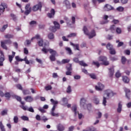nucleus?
Instances as JSON below:
<instances>
[{
    "label": "nucleus",
    "mask_w": 131,
    "mask_h": 131,
    "mask_svg": "<svg viewBox=\"0 0 131 131\" xmlns=\"http://www.w3.org/2000/svg\"><path fill=\"white\" fill-rule=\"evenodd\" d=\"M86 102V99L83 98H81L80 101V107H82L84 109H85V106H86L88 111H91V110H92V104L89 103L86 104L85 103Z\"/></svg>",
    "instance_id": "obj_1"
},
{
    "label": "nucleus",
    "mask_w": 131,
    "mask_h": 131,
    "mask_svg": "<svg viewBox=\"0 0 131 131\" xmlns=\"http://www.w3.org/2000/svg\"><path fill=\"white\" fill-rule=\"evenodd\" d=\"M106 95L107 98H109V97H113L114 95L113 94V92L110 90H107L104 91L103 99V102L102 104L104 105V106H106V103H107V98L105 97V95Z\"/></svg>",
    "instance_id": "obj_2"
},
{
    "label": "nucleus",
    "mask_w": 131,
    "mask_h": 131,
    "mask_svg": "<svg viewBox=\"0 0 131 131\" xmlns=\"http://www.w3.org/2000/svg\"><path fill=\"white\" fill-rule=\"evenodd\" d=\"M49 53L51 55L49 57V59L51 62L56 61V56H57V51L54 50H50Z\"/></svg>",
    "instance_id": "obj_3"
},
{
    "label": "nucleus",
    "mask_w": 131,
    "mask_h": 131,
    "mask_svg": "<svg viewBox=\"0 0 131 131\" xmlns=\"http://www.w3.org/2000/svg\"><path fill=\"white\" fill-rule=\"evenodd\" d=\"M42 8V3L39 2L37 4L34 5L32 7L33 12H36L37 11H40L41 12V8Z\"/></svg>",
    "instance_id": "obj_4"
},
{
    "label": "nucleus",
    "mask_w": 131,
    "mask_h": 131,
    "mask_svg": "<svg viewBox=\"0 0 131 131\" xmlns=\"http://www.w3.org/2000/svg\"><path fill=\"white\" fill-rule=\"evenodd\" d=\"M99 61L102 62V64L104 66H108L110 63L108 61H107V57L106 56H101L99 58Z\"/></svg>",
    "instance_id": "obj_5"
},
{
    "label": "nucleus",
    "mask_w": 131,
    "mask_h": 131,
    "mask_svg": "<svg viewBox=\"0 0 131 131\" xmlns=\"http://www.w3.org/2000/svg\"><path fill=\"white\" fill-rule=\"evenodd\" d=\"M72 111H73V112H74V114L75 116H76L77 114L78 115L79 119H81V118H82V114H79V112H77V106H76V105H74L72 107Z\"/></svg>",
    "instance_id": "obj_6"
},
{
    "label": "nucleus",
    "mask_w": 131,
    "mask_h": 131,
    "mask_svg": "<svg viewBox=\"0 0 131 131\" xmlns=\"http://www.w3.org/2000/svg\"><path fill=\"white\" fill-rule=\"evenodd\" d=\"M66 69L67 71L66 73V75H71L72 74V64L71 63H69L67 64L66 67Z\"/></svg>",
    "instance_id": "obj_7"
},
{
    "label": "nucleus",
    "mask_w": 131,
    "mask_h": 131,
    "mask_svg": "<svg viewBox=\"0 0 131 131\" xmlns=\"http://www.w3.org/2000/svg\"><path fill=\"white\" fill-rule=\"evenodd\" d=\"M112 10H114V7L109 4H105L103 7L104 12H109V11H112Z\"/></svg>",
    "instance_id": "obj_8"
},
{
    "label": "nucleus",
    "mask_w": 131,
    "mask_h": 131,
    "mask_svg": "<svg viewBox=\"0 0 131 131\" xmlns=\"http://www.w3.org/2000/svg\"><path fill=\"white\" fill-rule=\"evenodd\" d=\"M104 88H105V86L102 84L101 83H98V86H95V89L96 91H103L104 90Z\"/></svg>",
    "instance_id": "obj_9"
},
{
    "label": "nucleus",
    "mask_w": 131,
    "mask_h": 131,
    "mask_svg": "<svg viewBox=\"0 0 131 131\" xmlns=\"http://www.w3.org/2000/svg\"><path fill=\"white\" fill-rule=\"evenodd\" d=\"M56 14V11H55V9H51L50 10V13H48L47 14V16L48 18H54L55 17V14Z\"/></svg>",
    "instance_id": "obj_10"
},
{
    "label": "nucleus",
    "mask_w": 131,
    "mask_h": 131,
    "mask_svg": "<svg viewBox=\"0 0 131 131\" xmlns=\"http://www.w3.org/2000/svg\"><path fill=\"white\" fill-rule=\"evenodd\" d=\"M124 91L125 93V96L128 99V100H129L130 99V90L124 88Z\"/></svg>",
    "instance_id": "obj_11"
},
{
    "label": "nucleus",
    "mask_w": 131,
    "mask_h": 131,
    "mask_svg": "<svg viewBox=\"0 0 131 131\" xmlns=\"http://www.w3.org/2000/svg\"><path fill=\"white\" fill-rule=\"evenodd\" d=\"M7 8H8V5L6 3H2L0 5V11H2L3 13H4Z\"/></svg>",
    "instance_id": "obj_12"
},
{
    "label": "nucleus",
    "mask_w": 131,
    "mask_h": 131,
    "mask_svg": "<svg viewBox=\"0 0 131 131\" xmlns=\"http://www.w3.org/2000/svg\"><path fill=\"white\" fill-rule=\"evenodd\" d=\"M12 55H8V59L10 63H12L13 61V59H14V57H15V55H16V52L12 51Z\"/></svg>",
    "instance_id": "obj_13"
},
{
    "label": "nucleus",
    "mask_w": 131,
    "mask_h": 131,
    "mask_svg": "<svg viewBox=\"0 0 131 131\" xmlns=\"http://www.w3.org/2000/svg\"><path fill=\"white\" fill-rule=\"evenodd\" d=\"M24 100L26 101V102L31 103V102L33 101V97L31 96H28L26 97H24Z\"/></svg>",
    "instance_id": "obj_14"
},
{
    "label": "nucleus",
    "mask_w": 131,
    "mask_h": 131,
    "mask_svg": "<svg viewBox=\"0 0 131 131\" xmlns=\"http://www.w3.org/2000/svg\"><path fill=\"white\" fill-rule=\"evenodd\" d=\"M57 128L59 131L65 130V127L62 124H58L57 126Z\"/></svg>",
    "instance_id": "obj_15"
},
{
    "label": "nucleus",
    "mask_w": 131,
    "mask_h": 131,
    "mask_svg": "<svg viewBox=\"0 0 131 131\" xmlns=\"http://www.w3.org/2000/svg\"><path fill=\"white\" fill-rule=\"evenodd\" d=\"M89 36V38L91 39V38H93V37H94V36H96V32H95V30H92L91 31V32L89 33V35H87Z\"/></svg>",
    "instance_id": "obj_16"
},
{
    "label": "nucleus",
    "mask_w": 131,
    "mask_h": 131,
    "mask_svg": "<svg viewBox=\"0 0 131 131\" xmlns=\"http://www.w3.org/2000/svg\"><path fill=\"white\" fill-rule=\"evenodd\" d=\"M64 5H65L67 9H71V5L70 4V2L68 0H65L63 2Z\"/></svg>",
    "instance_id": "obj_17"
},
{
    "label": "nucleus",
    "mask_w": 131,
    "mask_h": 131,
    "mask_svg": "<svg viewBox=\"0 0 131 131\" xmlns=\"http://www.w3.org/2000/svg\"><path fill=\"white\" fill-rule=\"evenodd\" d=\"M122 110V104H121V102H119L118 105V108H117V111L118 113H121Z\"/></svg>",
    "instance_id": "obj_18"
},
{
    "label": "nucleus",
    "mask_w": 131,
    "mask_h": 131,
    "mask_svg": "<svg viewBox=\"0 0 131 131\" xmlns=\"http://www.w3.org/2000/svg\"><path fill=\"white\" fill-rule=\"evenodd\" d=\"M71 46L73 47L74 50H77V51H79V44H74L72 42H70Z\"/></svg>",
    "instance_id": "obj_19"
},
{
    "label": "nucleus",
    "mask_w": 131,
    "mask_h": 131,
    "mask_svg": "<svg viewBox=\"0 0 131 131\" xmlns=\"http://www.w3.org/2000/svg\"><path fill=\"white\" fill-rule=\"evenodd\" d=\"M1 47H2L4 50H6V51L8 50V47L6 45L7 43L6 42L1 41Z\"/></svg>",
    "instance_id": "obj_20"
},
{
    "label": "nucleus",
    "mask_w": 131,
    "mask_h": 131,
    "mask_svg": "<svg viewBox=\"0 0 131 131\" xmlns=\"http://www.w3.org/2000/svg\"><path fill=\"white\" fill-rule=\"evenodd\" d=\"M83 31L86 35H90V33L89 32V30L88 29V28H86V26H84L83 27Z\"/></svg>",
    "instance_id": "obj_21"
},
{
    "label": "nucleus",
    "mask_w": 131,
    "mask_h": 131,
    "mask_svg": "<svg viewBox=\"0 0 131 131\" xmlns=\"http://www.w3.org/2000/svg\"><path fill=\"white\" fill-rule=\"evenodd\" d=\"M122 80L124 83H128L129 82V79L127 76H123Z\"/></svg>",
    "instance_id": "obj_22"
},
{
    "label": "nucleus",
    "mask_w": 131,
    "mask_h": 131,
    "mask_svg": "<svg viewBox=\"0 0 131 131\" xmlns=\"http://www.w3.org/2000/svg\"><path fill=\"white\" fill-rule=\"evenodd\" d=\"M4 97L7 99V100H10L11 98V93L10 92H6L4 94Z\"/></svg>",
    "instance_id": "obj_23"
},
{
    "label": "nucleus",
    "mask_w": 131,
    "mask_h": 131,
    "mask_svg": "<svg viewBox=\"0 0 131 131\" xmlns=\"http://www.w3.org/2000/svg\"><path fill=\"white\" fill-rule=\"evenodd\" d=\"M64 20L66 21V23L67 25H68V26H71V21H70V20H69V18H68V17L65 16L64 17Z\"/></svg>",
    "instance_id": "obj_24"
},
{
    "label": "nucleus",
    "mask_w": 131,
    "mask_h": 131,
    "mask_svg": "<svg viewBox=\"0 0 131 131\" xmlns=\"http://www.w3.org/2000/svg\"><path fill=\"white\" fill-rule=\"evenodd\" d=\"M93 100L94 103H95L96 105H98V104L100 103V101L99 100V99H98V98H97L96 96H94L93 97Z\"/></svg>",
    "instance_id": "obj_25"
},
{
    "label": "nucleus",
    "mask_w": 131,
    "mask_h": 131,
    "mask_svg": "<svg viewBox=\"0 0 131 131\" xmlns=\"http://www.w3.org/2000/svg\"><path fill=\"white\" fill-rule=\"evenodd\" d=\"M53 24L54 25V27L57 29H60V24H59L58 21H53Z\"/></svg>",
    "instance_id": "obj_26"
},
{
    "label": "nucleus",
    "mask_w": 131,
    "mask_h": 131,
    "mask_svg": "<svg viewBox=\"0 0 131 131\" xmlns=\"http://www.w3.org/2000/svg\"><path fill=\"white\" fill-rule=\"evenodd\" d=\"M106 48L107 50H109V51L112 50L113 49V46L110 43V42H108L106 46Z\"/></svg>",
    "instance_id": "obj_27"
},
{
    "label": "nucleus",
    "mask_w": 131,
    "mask_h": 131,
    "mask_svg": "<svg viewBox=\"0 0 131 131\" xmlns=\"http://www.w3.org/2000/svg\"><path fill=\"white\" fill-rule=\"evenodd\" d=\"M109 74H110V77H112L114 74V69H109Z\"/></svg>",
    "instance_id": "obj_28"
},
{
    "label": "nucleus",
    "mask_w": 131,
    "mask_h": 131,
    "mask_svg": "<svg viewBox=\"0 0 131 131\" xmlns=\"http://www.w3.org/2000/svg\"><path fill=\"white\" fill-rule=\"evenodd\" d=\"M31 12V7H30L29 9H26V11L24 12V14L26 16H28V15H29Z\"/></svg>",
    "instance_id": "obj_29"
},
{
    "label": "nucleus",
    "mask_w": 131,
    "mask_h": 131,
    "mask_svg": "<svg viewBox=\"0 0 131 131\" xmlns=\"http://www.w3.org/2000/svg\"><path fill=\"white\" fill-rule=\"evenodd\" d=\"M1 115L4 116L5 115H8V109L6 108L1 112Z\"/></svg>",
    "instance_id": "obj_30"
},
{
    "label": "nucleus",
    "mask_w": 131,
    "mask_h": 131,
    "mask_svg": "<svg viewBox=\"0 0 131 131\" xmlns=\"http://www.w3.org/2000/svg\"><path fill=\"white\" fill-rule=\"evenodd\" d=\"M50 50H53L52 49H47L46 48H43L41 49L42 52H43V53H44V54H48V52H50Z\"/></svg>",
    "instance_id": "obj_31"
},
{
    "label": "nucleus",
    "mask_w": 131,
    "mask_h": 131,
    "mask_svg": "<svg viewBox=\"0 0 131 131\" xmlns=\"http://www.w3.org/2000/svg\"><path fill=\"white\" fill-rule=\"evenodd\" d=\"M8 28V25H4L1 29H0V31L1 32H4L6 29Z\"/></svg>",
    "instance_id": "obj_32"
},
{
    "label": "nucleus",
    "mask_w": 131,
    "mask_h": 131,
    "mask_svg": "<svg viewBox=\"0 0 131 131\" xmlns=\"http://www.w3.org/2000/svg\"><path fill=\"white\" fill-rule=\"evenodd\" d=\"M66 51L68 52V54H69V55H72L73 54L72 53V50H71V49H70V48L69 47L66 48Z\"/></svg>",
    "instance_id": "obj_33"
},
{
    "label": "nucleus",
    "mask_w": 131,
    "mask_h": 131,
    "mask_svg": "<svg viewBox=\"0 0 131 131\" xmlns=\"http://www.w3.org/2000/svg\"><path fill=\"white\" fill-rule=\"evenodd\" d=\"M41 38H40V35L39 34H37L35 35V36L31 38V40H33V39H40Z\"/></svg>",
    "instance_id": "obj_34"
},
{
    "label": "nucleus",
    "mask_w": 131,
    "mask_h": 131,
    "mask_svg": "<svg viewBox=\"0 0 131 131\" xmlns=\"http://www.w3.org/2000/svg\"><path fill=\"white\" fill-rule=\"evenodd\" d=\"M50 30L52 32H56L58 30V29H57L55 26H52V27H50Z\"/></svg>",
    "instance_id": "obj_35"
},
{
    "label": "nucleus",
    "mask_w": 131,
    "mask_h": 131,
    "mask_svg": "<svg viewBox=\"0 0 131 131\" xmlns=\"http://www.w3.org/2000/svg\"><path fill=\"white\" fill-rule=\"evenodd\" d=\"M13 121L14 123H18L19 122V118H18V116H15L14 117Z\"/></svg>",
    "instance_id": "obj_36"
},
{
    "label": "nucleus",
    "mask_w": 131,
    "mask_h": 131,
    "mask_svg": "<svg viewBox=\"0 0 131 131\" xmlns=\"http://www.w3.org/2000/svg\"><path fill=\"white\" fill-rule=\"evenodd\" d=\"M89 76L91 78H92V79H97V76H96V74L94 73L89 74Z\"/></svg>",
    "instance_id": "obj_37"
},
{
    "label": "nucleus",
    "mask_w": 131,
    "mask_h": 131,
    "mask_svg": "<svg viewBox=\"0 0 131 131\" xmlns=\"http://www.w3.org/2000/svg\"><path fill=\"white\" fill-rule=\"evenodd\" d=\"M38 44L39 47H42L43 46V40L41 38L39 41H38Z\"/></svg>",
    "instance_id": "obj_38"
},
{
    "label": "nucleus",
    "mask_w": 131,
    "mask_h": 131,
    "mask_svg": "<svg viewBox=\"0 0 131 131\" xmlns=\"http://www.w3.org/2000/svg\"><path fill=\"white\" fill-rule=\"evenodd\" d=\"M116 42L117 43L119 42L117 45L118 48H120V47H122V46H123V44H124L123 42H120L119 41V40H117Z\"/></svg>",
    "instance_id": "obj_39"
},
{
    "label": "nucleus",
    "mask_w": 131,
    "mask_h": 131,
    "mask_svg": "<svg viewBox=\"0 0 131 131\" xmlns=\"http://www.w3.org/2000/svg\"><path fill=\"white\" fill-rule=\"evenodd\" d=\"M48 38H49V39H54V34L53 33H49L48 34Z\"/></svg>",
    "instance_id": "obj_40"
},
{
    "label": "nucleus",
    "mask_w": 131,
    "mask_h": 131,
    "mask_svg": "<svg viewBox=\"0 0 131 131\" xmlns=\"http://www.w3.org/2000/svg\"><path fill=\"white\" fill-rule=\"evenodd\" d=\"M92 64L96 66L97 68H99L100 67V63H99L98 61H93L92 62Z\"/></svg>",
    "instance_id": "obj_41"
},
{
    "label": "nucleus",
    "mask_w": 131,
    "mask_h": 131,
    "mask_svg": "<svg viewBox=\"0 0 131 131\" xmlns=\"http://www.w3.org/2000/svg\"><path fill=\"white\" fill-rule=\"evenodd\" d=\"M23 93L24 95H29L30 94V91L28 90H23Z\"/></svg>",
    "instance_id": "obj_42"
},
{
    "label": "nucleus",
    "mask_w": 131,
    "mask_h": 131,
    "mask_svg": "<svg viewBox=\"0 0 131 131\" xmlns=\"http://www.w3.org/2000/svg\"><path fill=\"white\" fill-rule=\"evenodd\" d=\"M5 38H13L14 35L10 34H8L5 36Z\"/></svg>",
    "instance_id": "obj_43"
},
{
    "label": "nucleus",
    "mask_w": 131,
    "mask_h": 131,
    "mask_svg": "<svg viewBox=\"0 0 131 131\" xmlns=\"http://www.w3.org/2000/svg\"><path fill=\"white\" fill-rule=\"evenodd\" d=\"M0 128L2 131H6V129H5V126L3 124V122H0Z\"/></svg>",
    "instance_id": "obj_44"
},
{
    "label": "nucleus",
    "mask_w": 131,
    "mask_h": 131,
    "mask_svg": "<svg viewBox=\"0 0 131 131\" xmlns=\"http://www.w3.org/2000/svg\"><path fill=\"white\" fill-rule=\"evenodd\" d=\"M75 36H76V33H72L70 34L69 35H68L67 36V37H68V38L75 37Z\"/></svg>",
    "instance_id": "obj_45"
},
{
    "label": "nucleus",
    "mask_w": 131,
    "mask_h": 131,
    "mask_svg": "<svg viewBox=\"0 0 131 131\" xmlns=\"http://www.w3.org/2000/svg\"><path fill=\"white\" fill-rule=\"evenodd\" d=\"M87 129L88 131H97V129L93 126L88 127Z\"/></svg>",
    "instance_id": "obj_46"
},
{
    "label": "nucleus",
    "mask_w": 131,
    "mask_h": 131,
    "mask_svg": "<svg viewBox=\"0 0 131 131\" xmlns=\"http://www.w3.org/2000/svg\"><path fill=\"white\" fill-rule=\"evenodd\" d=\"M66 92L68 94H70V93H71V92H72V90H71V86H70V85L68 86V87L67 89Z\"/></svg>",
    "instance_id": "obj_47"
},
{
    "label": "nucleus",
    "mask_w": 131,
    "mask_h": 131,
    "mask_svg": "<svg viewBox=\"0 0 131 131\" xmlns=\"http://www.w3.org/2000/svg\"><path fill=\"white\" fill-rule=\"evenodd\" d=\"M5 60V55L4 54V53H2L0 56V61L4 62Z\"/></svg>",
    "instance_id": "obj_48"
},
{
    "label": "nucleus",
    "mask_w": 131,
    "mask_h": 131,
    "mask_svg": "<svg viewBox=\"0 0 131 131\" xmlns=\"http://www.w3.org/2000/svg\"><path fill=\"white\" fill-rule=\"evenodd\" d=\"M14 98L15 99H16V100H17V101H18V102H21L22 101V98H21V97L15 95Z\"/></svg>",
    "instance_id": "obj_49"
},
{
    "label": "nucleus",
    "mask_w": 131,
    "mask_h": 131,
    "mask_svg": "<svg viewBox=\"0 0 131 131\" xmlns=\"http://www.w3.org/2000/svg\"><path fill=\"white\" fill-rule=\"evenodd\" d=\"M79 64L81 66H83L84 67H85L86 66H88V64L85 63H84V62H83V61H80L79 62Z\"/></svg>",
    "instance_id": "obj_50"
},
{
    "label": "nucleus",
    "mask_w": 131,
    "mask_h": 131,
    "mask_svg": "<svg viewBox=\"0 0 131 131\" xmlns=\"http://www.w3.org/2000/svg\"><path fill=\"white\" fill-rule=\"evenodd\" d=\"M117 11L118 12H123V10H124V8L121 6H120L116 9Z\"/></svg>",
    "instance_id": "obj_51"
},
{
    "label": "nucleus",
    "mask_w": 131,
    "mask_h": 131,
    "mask_svg": "<svg viewBox=\"0 0 131 131\" xmlns=\"http://www.w3.org/2000/svg\"><path fill=\"white\" fill-rule=\"evenodd\" d=\"M69 62H70V59H63L61 61L62 64H66V63H69Z\"/></svg>",
    "instance_id": "obj_52"
},
{
    "label": "nucleus",
    "mask_w": 131,
    "mask_h": 131,
    "mask_svg": "<svg viewBox=\"0 0 131 131\" xmlns=\"http://www.w3.org/2000/svg\"><path fill=\"white\" fill-rule=\"evenodd\" d=\"M45 89L46 91H51V90H52V89H53V88H52V85H49L48 86H45Z\"/></svg>",
    "instance_id": "obj_53"
},
{
    "label": "nucleus",
    "mask_w": 131,
    "mask_h": 131,
    "mask_svg": "<svg viewBox=\"0 0 131 131\" xmlns=\"http://www.w3.org/2000/svg\"><path fill=\"white\" fill-rule=\"evenodd\" d=\"M62 102L63 103V105H66L68 104V101L67 100V98H63L62 99Z\"/></svg>",
    "instance_id": "obj_54"
},
{
    "label": "nucleus",
    "mask_w": 131,
    "mask_h": 131,
    "mask_svg": "<svg viewBox=\"0 0 131 131\" xmlns=\"http://www.w3.org/2000/svg\"><path fill=\"white\" fill-rule=\"evenodd\" d=\"M110 54H111V55H115V54H116L115 49L113 48L112 50H110Z\"/></svg>",
    "instance_id": "obj_55"
},
{
    "label": "nucleus",
    "mask_w": 131,
    "mask_h": 131,
    "mask_svg": "<svg viewBox=\"0 0 131 131\" xmlns=\"http://www.w3.org/2000/svg\"><path fill=\"white\" fill-rule=\"evenodd\" d=\"M116 31L117 33V34H120L122 32L121 28H117L116 29Z\"/></svg>",
    "instance_id": "obj_56"
},
{
    "label": "nucleus",
    "mask_w": 131,
    "mask_h": 131,
    "mask_svg": "<svg viewBox=\"0 0 131 131\" xmlns=\"http://www.w3.org/2000/svg\"><path fill=\"white\" fill-rule=\"evenodd\" d=\"M15 58L17 62H22V58H20V57L19 56H15Z\"/></svg>",
    "instance_id": "obj_57"
},
{
    "label": "nucleus",
    "mask_w": 131,
    "mask_h": 131,
    "mask_svg": "<svg viewBox=\"0 0 131 131\" xmlns=\"http://www.w3.org/2000/svg\"><path fill=\"white\" fill-rule=\"evenodd\" d=\"M121 62L123 64H125V62H126V58L124 56H122L121 58Z\"/></svg>",
    "instance_id": "obj_58"
},
{
    "label": "nucleus",
    "mask_w": 131,
    "mask_h": 131,
    "mask_svg": "<svg viewBox=\"0 0 131 131\" xmlns=\"http://www.w3.org/2000/svg\"><path fill=\"white\" fill-rule=\"evenodd\" d=\"M16 86L18 90H20V91L23 90V87H22V85H21V84H18L16 85Z\"/></svg>",
    "instance_id": "obj_59"
},
{
    "label": "nucleus",
    "mask_w": 131,
    "mask_h": 131,
    "mask_svg": "<svg viewBox=\"0 0 131 131\" xmlns=\"http://www.w3.org/2000/svg\"><path fill=\"white\" fill-rule=\"evenodd\" d=\"M50 102H51V103H52V104L54 105H57V104H58V101H55L53 99H51L50 100Z\"/></svg>",
    "instance_id": "obj_60"
},
{
    "label": "nucleus",
    "mask_w": 131,
    "mask_h": 131,
    "mask_svg": "<svg viewBox=\"0 0 131 131\" xmlns=\"http://www.w3.org/2000/svg\"><path fill=\"white\" fill-rule=\"evenodd\" d=\"M11 17L12 18L13 21H16V20H17V18L16 17V15H15V14L11 13L10 14Z\"/></svg>",
    "instance_id": "obj_61"
},
{
    "label": "nucleus",
    "mask_w": 131,
    "mask_h": 131,
    "mask_svg": "<svg viewBox=\"0 0 131 131\" xmlns=\"http://www.w3.org/2000/svg\"><path fill=\"white\" fill-rule=\"evenodd\" d=\"M21 118L23 120H25V121L29 120V118L28 117H26L25 116H21Z\"/></svg>",
    "instance_id": "obj_62"
},
{
    "label": "nucleus",
    "mask_w": 131,
    "mask_h": 131,
    "mask_svg": "<svg viewBox=\"0 0 131 131\" xmlns=\"http://www.w3.org/2000/svg\"><path fill=\"white\" fill-rule=\"evenodd\" d=\"M110 30H111V31H115V25H113L110 27Z\"/></svg>",
    "instance_id": "obj_63"
},
{
    "label": "nucleus",
    "mask_w": 131,
    "mask_h": 131,
    "mask_svg": "<svg viewBox=\"0 0 131 131\" xmlns=\"http://www.w3.org/2000/svg\"><path fill=\"white\" fill-rule=\"evenodd\" d=\"M97 115L98 117H96V119H98V118H101V117H102V113H101L100 112H99L97 113Z\"/></svg>",
    "instance_id": "obj_64"
}]
</instances>
